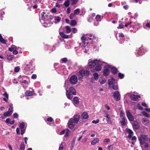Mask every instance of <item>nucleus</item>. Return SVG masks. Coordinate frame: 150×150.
Instances as JSON below:
<instances>
[{
  "label": "nucleus",
  "mask_w": 150,
  "mask_h": 150,
  "mask_svg": "<svg viewBox=\"0 0 150 150\" xmlns=\"http://www.w3.org/2000/svg\"><path fill=\"white\" fill-rule=\"evenodd\" d=\"M89 36L90 37H88L86 35H83L81 37V43L80 45L84 48L89 43L93 44L97 40L94 36H92L91 34Z\"/></svg>",
  "instance_id": "1"
},
{
  "label": "nucleus",
  "mask_w": 150,
  "mask_h": 150,
  "mask_svg": "<svg viewBox=\"0 0 150 150\" xmlns=\"http://www.w3.org/2000/svg\"><path fill=\"white\" fill-rule=\"evenodd\" d=\"M80 115L79 114H77L74 116V119H70L68 122V127L72 129L74 128L75 125L77 123L80 118Z\"/></svg>",
  "instance_id": "2"
},
{
  "label": "nucleus",
  "mask_w": 150,
  "mask_h": 150,
  "mask_svg": "<svg viewBox=\"0 0 150 150\" xmlns=\"http://www.w3.org/2000/svg\"><path fill=\"white\" fill-rule=\"evenodd\" d=\"M140 142V144L143 146L145 148H147L149 147V145L147 143L148 141L149 138L147 135H142L138 138Z\"/></svg>",
  "instance_id": "3"
},
{
  "label": "nucleus",
  "mask_w": 150,
  "mask_h": 150,
  "mask_svg": "<svg viewBox=\"0 0 150 150\" xmlns=\"http://www.w3.org/2000/svg\"><path fill=\"white\" fill-rule=\"evenodd\" d=\"M66 91V96L67 98L69 99H71L73 97V95H76V92L74 88L71 87L69 88V91H68L67 90Z\"/></svg>",
  "instance_id": "4"
},
{
  "label": "nucleus",
  "mask_w": 150,
  "mask_h": 150,
  "mask_svg": "<svg viewBox=\"0 0 150 150\" xmlns=\"http://www.w3.org/2000/svg\"><path fill=\"white\" fill-rule=\"evenodd\" d=\"M90 73V71L89 69H87L86 71L84 70H81L79 71V74L78 75V79L79 80H81L83 78V76L86 75H88Z\"/></svg>",
  "instance_id": "5"
},
{
  "label": "nucleus",
  "mask_w": 150,
  "mask_h": 150,
  "mask_svg": "<svg viewBox=\"0 0 150 150\" xmlns=\"http://www.w3.org/2000/svg\"><path fill=\"white\" fill-rule=\"evenodd\" d=\"M147 50L144 48L143 46L137 48L134 53L137 56L142 55L147 51Z\"/></svg>",
  "instance_id": "6"
},
{
  "label": "nucleus",
  "mask_w": 150,
  "mask_h": 150,
  "mask_svg": "<svg viewBox=\"0 0 150 150\" xmlns=\"http://www.w3.org/2000/svg\"><path fill=\"white\" fill-rule=\"evenodd\" d=\"M131 25V27L133 26L134 28L136 30L139 29L140 28V24L137 22L133 23L130 22L126 23L125 25V27H127L128 25Z\"/></svg>",
  "instance_id": "7"
},
{
  "label": "nucleus",
  "mask_w": 150,
  "mask_h": 150,
  "mask_svg": "<svg viewBox=\"0 0 150 150\" xmlns=\"http://www.w3.org/2000/svg\"><path fill=\"white\" fill-rule=\"evenodd\" d=\"M48 16L44 11L40 12L39 13L40 20L44 22L48 19Z\"/></svg>",
  "instance_id": "8"
},
{
  "label": "nucleus",
  "mask_w": 150,
  "mask_h": 150,
  "mask_svg": "<svg viewBox=\"0 0 150 150\" xmlns=\"http://www.w3.org/2000/svg\"><path fill=\"white\" fill-rule=\"evenodd\" d=\"M12 104H11L9 105V108L8 109V111L5 112L4 115L5 117H8L11 115L13 112V107Z\"/></svg>",
  "instance_id": "9"
},
{
  "label": "nucleus",
  "mask_w": 150,
  "mask_h": 150,
  "mask_svg": "<svg viewBox=\"0 0 150 150\" xmlns=\"http://www.w3.org/2000/svg\"><path fill=\"white\" fill-rule=\"evenodd\" d=\"M99 60L97 59H94L93 60H91L89 59L88 62V64L89 66L91 67H93L96 65L98 63H99Z\"/></svg>",
  "instance_id": "10"
},
{
  "label": "nucleus",
  "mask_w": 150,
  "mask_h": 150,
  "mask_svg": "<svg viewBox=\"0 0 150 150\" xmlns=\"http://www.w3.org/2000/svg\"><path fill=\"white\" fill-rule=\"evenodd\" d=\"M113 96L116 100L118 101L120 99V93L118 91H116L113 93Z\"/></svg>",
  "instance_id": "11"
},
{
  "label": "nucleus",
  "mask_w": 150,
  "mask_h": 150,
  "mask_svg": "<svg viewBox=\"0 0 150 150\" xmlns=\"http://www.w3.org/2000/svg\"><path fill=\"white\" fill-rule=\"evenodd\" d=\"M110 68V66L109 65H107L104 67V69L103 72L104 76H108L110 73L109 69Z\"/></svg>",
  "instance_id": "12"
},
{
  "label": "nucleus",
  "mask_w": 150,
  "mask_h": 150,
  "mask_svg": "<svg viewBox=\"0 0 150 150\" xmlns=\"http://www.w3.org/2000/svg\"><path fill=\"white\" fill-rule=\"evenodd\" d=\"M104 62H101L100 60L99 62V63H98L96 65L95 67V70L96 71H100L102 69L101 65H103Z\"/></svg>",
  "instance_id": "13"
},
{
  "label": "nucleus",
  "mask_w": 150,
  "mask_h": 150,
  "mask_svg": "<svg viewBox=\"0 0 150 150\" xmlns=\"http://www.w3.org/2000/svg\"><path fill=\"white\" fill-rule=\"evenodd\" d=\"M69 81L71 83L75 84L77 81V77L75 75L73 76L70 79Z\"/></svg>",
  "instance_id": "14"
},
{
  "label": "nucleus",
  "mask_w": 150,
  "mask_h": 150,
  "mask_svg": "<svg viewBox=\"0 0 150 150\" xmlns=\"http://www.w3.org/2000/svg\"><path fill=\"white\" fill-rule=\"evenodd\" d=\"M126 113V115L129 120L130 121H133L134 120V118L130 112L129 111L127 110Z\"/></svg>",
  "instance_id": "15"
},
{
  "label": "nucleus",
  "mask_w": 150,
  "mask_h": 150,
  "mask_svg": "<svg viewBox=\"0 0 150 150\" xmlns=\"http://www.w3.org/2000/svg\"><path fill=\"white\" fill-rule=\"evenodd\" d=\"M116 83L115 80L112 77H111L108 80V83L110 87Z\"/></svg>",
  "instance_id": "16"
},
{
  "label": "nucleus",
  "mask_w": 150,
  "mask_h": 150,
  "mask_svg": "<svg viewBox=\"0 0 150 150\" xmlns=\"http://www.w3.org/2000/svg\"><path fill=\"white\" fill-rule=\"evenodd\" d=\"M132 124L133 127L134 129H137L139 128V125L137 121H134Z\"/></svg>",
  "instance_id": "17"
},
{
  "label": "nucleus",
  "mask_w": 150,
  "mask_h": 150,
  "mask_svg": "<svg viewBox=\"0 0 150 150\" xmlns=\"http://www.w3.org/2000/svg\"><path fill=\"white\" fill-rule=\"evenodd\" d=\"M35 0H33V1H32V2L28 4L27 5V6H29V8H31L33 6V8L34 9L36 8H37V5H34L33 6V5L34 3Z\"/></svg>",
  "instance_id": "18"
},
{
  "label": "nucleus",
  "mask_w": 150,
  "mask_h": 150,
  "mask_svg": "<svg viewBox=\"0 0 150 150\" xmlns=\"http://www.w3.org/2000/svg\"><path fill=\"white\" fill-rule=\"evenodd\" d=\"M130 98L132 100L135 101H136L139 98H140V96L139 95L132 94L130 95Z\"/></svg>",
  "instance_id": "19"
},
{
  "label": "nucleus",
  "mask_w": 150,
  "mask_h": 150,
  "mask_svg": "<svg viewBox=\"0 0 150 150\" xmlns=\"http://www.w3.org/2000/svg\"><path fill=\"white\" fill-rule=\"evenodd\" d=\"M120 115L121 117L122 118L121 120L120 121L121 124L122 125H125L126 124L125 119L124 116V114L122 115V113H121Z\"/></svg>",
  "instance_id": "20"
},
{
  "label": "nucleus",
  "mask_w": 150,
  "mask_h": 150,
  "mask_svg": "<svg viewBox=\"0 0 150 150\" xmlns=\"http://www.w3.org/2000/svg\"><path fill=\"white\" fill-rule=\"evenodd\" d=\"M126 132L129 134L128 136V137L129 138H131L133 134L132 131L129 129H126Z\"/></svg>",
  "instance_id": "21"
},
{
  "label": "nucleus",
  "mask_w": 150,
  "mask_h": 150,
  "mask_svg": "<svg viewBox=\"0 0 150 150\" xmlns=\"http://www.w3.org/2000/svg\"><path fill=\"white\" fill-rule=\"evenodd\" d=\"M19 49H20V50H21V48L17 47L15 46L12 45H11V47L8 48V50L12 52V51L16 50H18Z\"/></svg>",
  "instance_id": "22"
},
{
  "label": "nucleus",
  "mask_w": 150,
  "mask_h": 150,
  "mask_svg": "<svg viewBox=\"0 0 150 150\" xmlns=\"http://www.w3.org/2000/svg\"><path fill=\"white\" fill-rule=\"evenodd\" d=\"M142 122L143 124L146 126L148 125L149 123V120L145 118H143L142 119Z\"/></svg>",
  "instance_id": "23"
},
{
  "label": "nucleus",
  "mask_w": 150,
  "mask_h": 150,
  "mask_svg": "<svg viewBox=\"0 0 150 150\" xmlns=\"http://www.w3.org/2000/svg\"><path fill=\"white\" fill-rule=\"evenodd\" d=\"M81 117L83 119H86L88 118V115L86 112H84L82 114Z\"/></svg>",
  "instance_id": "24"
},
{
  "label": "nucleus",
  "mask_w": 150,
  "mask_h": 150,
  "mask_svg": "<svg viewBox=\"0 0 150 150\" xmlns=\"http://www.w3.org/2000/svg\"><path fill=\"white\" fill-rule=\"evenodd\" d=\"M105 117L107 118V122H108L110 124L111 123V121L110 119V116L107 113L105 114Z\"/></svg>",
  "instance_id": "25"
},
{
  "label": "nucleus",
  "mask_w": 150,
  "mask_h": 150,
  "mask_svg": "<svg viewBox=\"0 0 150 150\" xmlns=\"http://www.w3.org/2000/svg\"><path fill=\"white\" fill-rule=\"evenodd\" d=\"M70 133V130L68 128L66 129L64 137H68L69 136Z\"/></svg>",
  "instance_id": "26"
},
{
  "label": "nucleus",
  "mask_w": 150,
  "mask_h": 150,
  "mask_svg": "<svg viewBox=\"0 0 150 150\" xmlns=\"http://www.w3.org/2000/svg\"><path fill=\"white\" fill-rule=\"evenodd\" d=\"M59 33L60 35L63 38H68L69 37V35H65L63 32H60Z\"/></svg>",
  "instance_id": "27"
},
{
  "label": "nucleus",
  "mask_w": 150,
  "mask_h": 150,
  "mask_svg": "<svg viewBox=\"0 0 150 150\" xmlns=\"http://www.w3.org/2000/svg\"><path fill=\"white\" fill-rule=\"evenodd\" d=\"M61 16H59L54 18L55 21V23L59 22L61 20Z\"/></svg>",
  "instance_id": "28"
},
{
  "label": "nucleus",
  "mask_w": 150,
  "mask_h": 150,
  "mask_svg": "<svg viewBox=\"0 0 150 150\" xmlns=\"http://www.w3.org/2000/svg\"><path fill=\"white\" fill-rule=\"evenodd\" d=\"M129 26V30L131 32H133L134 33H135L136 32V30L134 28L133 26H132L131 27V25H130Z\"/></svg>",
  "instance_id": "29"
},
{
  "label": "nucleus",
  "mask_w": 150,
  "mask_h": 150,
  "mask_svg": "<svg viewBox=\"0 0 150 150\" xmlns=\"http://www.w3.org/2000/svg\"><path fill=\"white\" fill-rule=\"evenodd\" d=\"M0 42L3 44H6V40H5L2 37L1 35L0 34Z\"/></svg>",
  "instance_id": "30"
},
{
  "label": "nucleus",
  "mask_w": 150,
  "mask_h": 150,
  "mask_svg": "<svg viewBox=\"0 0 150 150\" xmlns=\"http://www.w3.org/2000/svg\"><path fill=\"white\" fill-rule=\"evenodd\" d=\"M99 141V139L98 138H95L93 141L91 142V144L93 145H95L97 143H98Z\"/></svg>",
  "instance_id": "31"
},
{
  "label": "nucleus",
  "mask_w": 150,
  "mask_h": 150,
  "mask_svg": "<svg viewBox=\"0 0 150 150\" xmlns=\"http://www.w3.org/2000/svg\"><path fill=\"white\" fill-rule=\"evenodd\" d=\"M14 57V55L12 54H8L7 55V58L8 60H11Z\"/></svg>",
  "instance_id": "32"
},
{
  "label": "nucleus",
  "mask_w": 150,
  "mask_h": 150,
  "mask_svg": "<svg viewBox=\"0 0 150 150\" xmlns=\"http://www.w3.org/2000/svg\"><path fill=\"white\" fill-rule=\"evenodd\" d=\"M98 74L97 73H95L93 74V77L94 79L97 80L98 79Z\"/></svg>",
  "instance_id": "33"
},
{
  "label": "nucleus",
  "mask_w": 150,
  "mask_h": 150,
  "mask_svg": "<svg viewBox=\"0 0 150 150\" xmlns=\"http://www.w3.org/2000/svg\"><path fill=\"white\" fill-rule=\"evenodd\" d=\"M67 33H69L71 31V29L70 27L67 26L65 27Z\"/></svg>",
  "instance_id": "34"
},
{
  "label": "nucleus",
  "mask_w": 150,
  "mask_h": 150,
  "mask_svg": "<svg viewBox=\"0 0 150 150\" xmlns=\"http://www.w3.org/2000/svg\"><path fill=\"white\" fill-rule=\"evenodd\" d=\"M99 81L100 84H102L105 83L106 81V80L104 78H101L99 79Z\"/></svg>",
  "instance_id": "35"
},
{
  "label": "nucleus",
  "mask_w": 150,
  "mask_h": 150,
  "mask_svg": "<svg viewBox=\"0 0 150 150\" xmlns=\"http://www.w3.org/2000/svg\"><path fill=\"white\" fill-rule=\"evenodd\" d=\"M110 87H112V89L114 90H117L118 89V87L117 85V83L114 84V85H112Z\"/></svg>",
  "instance_id": "36"
},
{
  "label": "nucleus",
  "mask_w": 150,
  "mask_h": 150,
  "mask_svg": "<svg viewBox=\"0 0 150 150\" xmlns=\"http://www.w3.org/2000/svg\"><path fill=\"white\" fill-rule=\"evenodd\" d=\"M33 93L30 91H28L25 92V95L27 96H31L33 95Z\"/></svg>",
  "instance_id": "37"
},
{
  "label": "nucleus",
  "mask_w": 150,
  "mask_h": 150,
  "mask_svg": "<svg viewBox=\"0 0 150 150\" xmlns=\"http://www.w3.org/2000/svg\"><path fill=\"white\" fill-rule=\"evenodd\" d=\"M80 11V9L78 8L74 11V13L76 15H78L79 14Z\"/></svg>",
  "instance_id": "38"
},
{
  "label": "nucleus",
  "mask_w": 150,
  "mask_h": 150,
  "mask_svg": "<svg viewBox=\"0 0 150 150\" xmlns=\"http://www.w3.org/2000/svg\"><path fill=\"white\" fill-rule=\"evenodd\" d=\"M20 150H24L25 149V146L24 142H23L21 143L20 145Z\"/></svg>",
  "instance_id": "39"
},
{
  "label": "nucleus",
  "mask_w": 150,
  "mask_h": 150,
  "mask_svg": "<svg viewBox=\"0 0 150 150\" xmlns=\"http://www.w3.org/2000/svg\"><path fill=\"white\" fill-rule=\"evenodd\" d=\"M40 22L43 24V25L44 27H46L50 26V24H48L46 22H43L42 21H41Z\"/></svg>",
  "instance_id": "40"
},
{
  "label": "nucleus",
  "mask_w": 150,
  "mask_h": 150,
  "mask_svg": "<svg viewBox=\"0 0 150 150\" xmlns=\"http://www.w3.org/2000/svg\"><path fill=\"white\" fill-rule=\"evenodd\" d=\"M74 102L76 104H78L79 103V99L77 97H75L73 99Z\"/></svg>",
  "instance_id": "41"
},
{
  "label": "nucleus",
  "mask_w": 150,
  "mask_h": 150,
  "mask_svg": "<svg viewBox=\"0 0 150 150\" xmlns=\"http://www.w3.org/2000/svg\"><path fill=\"white\" fill-rule=\"evenodd\" d=\"M142 113L143 115L145 117H150V115L145 112H142Z\"/></svg>",
  "instance_id": "42"
},
{
  "label": "nucleus",
  "mask_w": 150,
  "mask_h": 150,
  "mask_svg": "<svg viewBox=\"0 0 150 150\" xmlns=\"http://www.w3.org/2000/svg\"><path fill=\"white\" fill-rule=\"evenodd\" d=\"M111 71L112 73L114 74L116 73L117 72V69L116 68H112Z\"/></svg>",
  "instance_id": "43"
},
{
  "label": "nucleus",
  "mask_w": 150,
  "mask_h": 150,
  "mask_svg": "<svg viewBox=\"0 0 150 150\" xmlns=\"http://www.w3.org/2000/svg\"><path fill=\"white\" fill-rule=\"evenodd\" d=\"M69 0H66L64 3V4L66 7H68L69 4Z\"/></svg>",
  "instance_id": "44"
},
{
  "label": "nucleus",
  "mask_w": 150,
  "mask_h": 150,
  "mask_svg": "<svg viewBox=\"0 0 150 150\" xmlns=\"http://www.w3.org/2000/svg\"><path fill=\"white\" fill-rule=\"evenodd\" d=\"M96 19L97 21H101V16L100 15H98L96 17Z\"/></svg>",
  "instance_id": "45"
},
{
  "label": "nucleus",
  "mask_w": 150,
  "mask_h": 150,
  "mask_svg": "<svg viewBox=\"0 0 150 150\" xmlns=\"http://www.w3.org/2000/svg\"><path fill=\"white\" fill-rule=\"evenodd\" d=\"M75 141H76V138L74 137L73 138V139L72 140V142L71 143V147L72 148H74V145L75 144Z\"/></svg>",
  "instance_id": "46"
},
{
  "label": "nucleus",
  "mask_w": 150,
  "mask_h": 150,
  "mask_svg": "<svg viewBox=\"0 0 150 150\" xmlns=\"http://www.w3.org/2000/svg\"><path fill=\"white\" fill-rule=\"evenodd\" d=\"M76 22L74 20H72L71 21L70 25L72 26H74L76 25Z\"/></svg>",
  "instance_id": "47"
},
{
  "label": "nucleus",
  "mask_w": 150,
  "mask_h": 150,
  "mask_svg": "<svg viewBox=\"0 0 150 150\" xmlns=\"http://www.w3.org/2000/svg\"><path fill=\"white\" fill-rule=\"evenodd\" d=\"M25 126V123L24 122H22L20 123L19 124V127L21 128H24Z\"/></svg>",
  "instance_id": "48"
},
{
  "label": "nucleus",
  "mask_w": 150,
  "mask_h": 150,
  "mask_svg": "<svg viewBox=\"0 0 150 150\" xmlns=\"http://www.w3.org/2000/svg\"><path fill=\"white\" fill-rule=\"evenodd\" d=\"M46 122H52L53 121V119L51 117H49L47 118L46 120H45Z\"/></svg>",
  "instance_id": "49"
},
{
  "label": "nucleus",
  "mask_w": 150,
  "mask_h": 150,
  "mask_svg": "<svg viewBox=\"0 0 150 150\" xmlns=\"http://www.w3.org/2000/svg\"><path fill=\"white\" fill-rule=\"evenodd\" d=\"M118 36L119 38H124V35L123 33H119Z\"/></svg>",
  "instance_id": "50"
},
{
  "label": "nucleus",
  "mask_w": 150,
  "mask_h": 150,
  "mask_svg": "<svg viewBox=\"0 0 150 150\" xmlns=\"http://www.w3.org/2000/svg\"><path fill=\"white\" fill-rule=\"evenodd\" d=\"M118 76L120 78L122 79L124 77V75L121 73H119L118 74Z\"/></svg>",
  "instance_id": "51"
},
{
  "label": "nucleus",
  "mask_w": 150,
  "mask_h": 150,
  "mask_svg": "<svg viewBox=\"0 0 150 150\" xmlns=\"http://www.w3.org/2000/svg\"><path fill=\"white\" fill-rule=\"evenodd\" d=\"M20 70V68L18 67H16L14 69V71L16 72H18Z\"/></svg>",
  "instance_id": "52"
},
{
  "label": "nucleus",
  "mask_w": 150,
  "mask_h": 150,
  "mask_svg": "<svg viewBox=\"0 0 150 150\" xmlns=\"http://www.w3.org/2000/svg\"><path fill=\"white\" fill-rule=\"evenodd\" d=\"M118 40L119 41L120 43V44L123 43L124 42V41H125V40L124 39V38H121L119 39Z\"/></svg>",
  "instance_id": "53"
},
{
  "label": "nucleus",
  "mask_w": 150,
  "mask_h": 150,
  "mask_svg": "<svg viewBox=\"0 0 150 150\" xmlns=\"http://www.w3.org/2000/svg\"><path fill=\"white\" fill-rule=\"evenodd\" d=\"M63 144L62 143L60 144L59 149V150H63Z\"/></svg>",
  "instance_id": "54"
},
{
  "label": "nucleus",
  "mask_w": 150,
  "mask_h": 150,
  "mask_svg": "<svg viewBox=\"0 0 150 150\" xmlns=\"http://www.w3.org/2000/svg\"><path fill=\"white\" fill-rule=\"evenodd\" d=\"M75 15H76L74 14V13H71L70 16V18L71 19H73L74 18Z\"/></svg>",
  "instance_id": "55"
},
{
  "label": "nucleus",
  "mask_w": 150,
  "mask_h": 150,
  "mask_svg": "<svg viewBox=\"0 0 150 150\" xmlns=\"http://www.w3.org/2000/svg\"><path fill=\"white\" fill-rule=\"evenodd\" d=\"M137 107L138 108L139 110H142L143 108L140 105L139 103H138L137 104Z\"/></svg>",
  "instance_id": "56"
},
{
  "label": "nucleus",
  "mask_w": 150,
  "mask_h": 150,
  "mask_svg": "<svg viewBox=\"0 0 150 150\" xmlns=\"http://www.w3.org/2000/svg\"><path fill=\"white\" fill-rule=\"evenodd\" d=\"M142 105L143 106L146 108H147L148 107L147 104L145 102L142 103Z\"/></svg>",
  "instance_id": "57"
},
{
  "label": "nucleus",
  "mask_w": 150,
  "mask_h": 150,
  "mask_svg": "<svg viewBox=\"0 0 150 150\" xmlns=\"http://www.w3.org/2000/svg\"><path fill=\"white\" fill-rule=\"evenodd\" d=\"M145 26H146L149 28H150V21L149 23H146Z\"/></svg>",
  "instance_id": "58"
},
{
  "label": "nucleus",
  "mask_w": 150,
  "mask_h": 150,
  "mask_svg": "<svg viewBox=\"0 0 150 150\" xmlns=\"http://www.w3.org/2000/svg\"><path fill=\"white\" fill-rule=\"evenodd\" d=\"M18 50H16L12 51L13 54L15 55L17 54L18 53Z\"/></svg>",
  "instance_id": "59"
},
{
  "label": "nucleus",
  "mask_w": 150,
  "mask_h": 150,
  "mask_svg": "<svg viewBox=\"0 0 150 150\" xmlns=\"http://www.w3.org/2000/svg\"><path fill=\"white\" fill-rule=\"evenodd\" d=\"M123 26H124V25H123L122 23H120V24L119 25V26L117 27V28L118 29H119V28H123Z\"/></svg>",
  "instance_id": "60"
},
{
  "label": "nucleus",
  "mask_w": 150,
  "mask_h": 150,
  "mask_svg": "<svg viewBox=\"0 0 150 150\" xmlns=\"http://www.w3.org/2000/svg\"><path fill=\"white\" fill-rule=\"evenodd\" d=\"M65 129L63 130L61 132H59V135H62L64 134L65 133Z\"/></svg>",
  "instance_id": "61"
},
{
  "label": "nucleus",
  "mask_w": 150,
  "mask_h": 150,
  "mask_svg": "<svg viewBox=\"0 0 150 150\" xmlns=\"http://www.w3.org/2000/svg\"><path fill=\"white\" fill-rule=\"evenodd\" d=\"M81 53H87V51L86 50V49L85 48H83L81 50Z\"/></svg>",
  "instance_id": "62"
},
{
  "label": "nucleus",
  "mask_w": 150,
  "mask_h": 150,
  "mask_svg": "<svg viewBox=\"0 0 150 150\" xmlns=\"http://www.w3.org/2000/svg\"><path fill=\"white\" fill-rule=\"evenodd\" d=\"M3 95L7 98V99H8V95L6 92H5L3 94Z\"/></svg>",
  "instance_id": "63"
},
{
  "label": "nucleus",
  "mask_w": 150,
  "mask_h": 150,
  "mask_svg": "<svg viewBox=\"0 0 150 150\" xmlns=\"http://www.w3.org/2000/svg\"><path fill=\"white\" fill-rule=\"evenodd\" d=\"M61 60L62 62L65 63L67 61V59L66 58H64L62 59Z\"/></svg>",
  "instance_id": "64"
}]
</instances>
